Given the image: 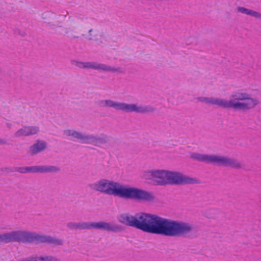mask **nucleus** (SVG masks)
I'll list each match as a JSON object with an SVG mask.
<instances>
[{"label": "nucleus", "instance_id": "obj_1", "mask_svg": "<svg viewBox=\"0 0 261 261\" xmlns=\"http://www.w3.org/2000/svg\"><path fill=\"white\" fill-rule=\"evenodd\" d=\"M121 223L144 232L168 237H177L189 233V224L165 219L155 215L139 213L135 216L123 214L118 217Z\"/></svg>", "mask_w": 261, "mask_h": 261}, {"label": "nucleus", "instance_id": "obj_2", "mask_svg": "<svg viewBox=\"0 0 261 261\" xmlns=\"http://www.w3.org/2000/svg\"><path fill=\"white\" fill-rule=\"evenodd\" d=\"M93 189L106 194L120 197L137 199L140 201H152L154 197L150 192L134 188L127 187L106 179L93 185Z\"/></svg>", "mask_w": 261, "mask_h": 261}, {"label": "nucleus", "instance_id": "obj_3", "mask_svg": "<svg viewBox=\"0 0 261 261\" xmlns=\"http://www.w3.org/2000/svg\"><path fill=\"white\" fill-rule=\"evenodd\" d=\"M231 97L230 100L206 97H200L198 99L202 102L222 108H232L236 110L242 111L253 109L258 103L256 99L252 98L250 94L243 90H239L233 92Z\"/></svg>", "mask_w": 261, "mask_h": 261}, {"label": "nucleus", "instance_id": "obj_4", "mask_svg": "<svg viewBox=\"0 0 261 261\" xmlns=\"http://www.w3.org/2000/svg\"><path fill=\"white\" fill-rule=\"evenodd\" d=\"M191 157L197 161L208 164L212 163L236 169H240L242 167V164L238 161L224 156L193 153Z\"/></svg>", "mask_w": 261, "mask_h": 261}, {"label": "nucleus", "instance_id": "obj_5", "mask_svg": "<svg viewBox=\"0 0 261 261\" xmlns=\"http://www.w3.org/2000/svg\"><path fill=\"white\" fill-rule=\"evenodd\" d=\"M105 104L110 107H113L117 110H122L125 112H136L138 113H146L152 111L153 109L150 107H138L135 104H126L125 103L117 102L111 100L105 101Z\"/></svg>", "mask_w": 261, "mask_h": 261}, {"label": "nucleus", "instance_id": "obj_6", "mask_svg": "<svg viewBox=\"0 0 261 261\" xmlns=\"http://www.w3.org/2000/svg\"><path fill=\"white\" fill-rule=\"evenodd\" d=\"M168 171L150 170L144 172L143 178L154 185H167Z\"/></svg>", "mask_w": 261, "mask_h": 261}, {"label": "nucleus", "instance_id": "obj_7", "mask_svg": "<svg viewBox=\"0 0 261 261\" xmlns=\"http://www.w3.org/2000/svg\"><path fill=\"white\" fill-rule=\"evenodd\" d=\"M167 184L182 185L193 184L195 180L180 173L168 171Z\"/></svg>", "mask_w": 261, "mask_h": 261}, {"label": "nucleus", "instance_id": "obj_8", "mask_svg": "<svg viewBox=\"0 0 261 261\" xmlns=\"http://www.w3.org/2000/svg\"><path fill=\"white\" fill-rule=\"evenodd\" d=\"M8 243L11 242H27L32 238L31 232L27 231H14L7 233Z\"/></svg>", "mask_w": 261, "mask_h": 261}, {"label": "nucleus", "instance_id": "obj_9", "mask_svg": "<svg viewBox=\"0 0 261 261\" xmlns=\"http://www.w3.org/2000/svg\"><path fill=\"white\" fill-rule=\"evenodd\" d=\"M88 229L94 228L97 229H103L108 231H116L119 229L118 227L112 225L110 223L104 222L88 223Z\"/></svg>", "mask_w": 261, "mask_h": 261}, {"label": "nucleus", "instance_id": "obj_10", "mask_svg": "<svg viewBox=\"0 0 261 261\" xmlns=\"http://www.w3.org/2000/svg\"><path fill=\"white\" fill-rule=\"evenodd\" d=\"M33 239L34 242H35L36 243H48L57 245L62 244V240L56 238H51L50 237L43 236L39 234H34Z\"/></svg>", "mask_w": 261, "mask_h": 261}, {"label": "nucleus", "instance_id": "obj_11", "mask_svg": "<svg viewBox=\"0 0 261 261\" xmlns=\"http://www.w3.org/2000/svg\"><path fill=\"white\" fill-rule=\"evenodd\" d=\"M80 67L83 68H93L102 71H114L115 70L105 64H95L92 63H81Z\"/></svg>", "mask_w": 261, "mask_h": 261}, {"label": "nucleus", "instance_id": "obj_12", "mask_svg": "<svg viewBox=\"0 0 261 261\" xmlns=\"http://www.w3.org/2000/svg\"><path fill=\"white\" fill-rule=\"evenodd\" d=\"M65 135L66 136H72L73 138L81 139L82 143H90L93 141L92 138L87 136H84L80 133L74 130H66L65 131Z\"/></svg>", "mask_w": 261, "mask_h": 261}, {"label": "nucleus", "instance_id": "obj_13", "mask_svg": "<svg viewBox=\"0 0 261 261\" xmlns=\"http://www.w3.org/2000/svg\"><path fill=\"white\" fill-rule=\"evenodd\" d=\"M58 171V169L55 167L49 166L47 167L43 166L34 167V172H56Z\"/></svg>", "mask_w": 261, "mask_h": 261}, {"label": "nucleus", "instance_id": "obj_14", "mask_svg": "<svg viewBox=\"0 0 261 261\" xmlns=\"http://www.w3.org/2000/svg\"><path fill=\"white\" fill-rule=\"evenodd\" d=\"M68 227L71 229L79 228L81 229H88V223H69L68 224Z\"/></svg>", "mask_w": 261, "mask_h": 261}, {"label": "nucleus", "instance_id": "obj_15", "mask_svg": "<svg viewBox=\"0 0 261 261\" xmlns=\"http://www.w3.org/2000/svg\"><path fill=\"white\" fill-rule=\"evenodd\" d=\"M46 147V144L43 141H38L34 144V153L43 150Z\"/></svg>", "mask_w": 261, "mask_h": 261}, {"label": "nucleus", "instance_id": "obj_16", "mask_svg": "<svg viewBox=\"0 0 261 261\" xmlns=\"http://www.w3.org/2000/svg\"><path fill=\"white\" fill-rule=\"evenodd\" d=\"M32 128L30 127H25L22 129L19 130L16 134L18 137L27 136L32 134Z\"/></svg>", "mask_w": 261, "mask_h": 261}, {"label": "nucleus", "instance_id": "obj_17", "mask_svg": "<svg viewBox=\"0 0 261 261\" xmlns=\"http://www.w3.org/2000/svg\"><path fill=\"white\" fill-rule=\"evenodd\" d=\"M33 170V168L30 167H17L15 168L14 169V171H17L18 172L21 173H25L28 172H31Z\"/></svg>", "mask_w": 261, "mask_h": 261}, {"label": "nucleus", "instance_id": "obj_18", "mask_svg": "<svg viewBox=\"0 0 261 261\" xmlns=\"http://www.w3.org/2000/svg\"><path fill=\"white\" fill-rule=\"evenodd\" d=\"M34 261H58V260L53 257H34Z\"/></svg>", "mask_w": 261, "mask_h": 261}, {"label": "nucleus", "instance_id": "obj_19", "mask_svg": "<svg viewBox=\"0 0 261 261\" xmlns=\"http://www.w3.org/2000/svg\"><path fill=\"white\" fill-rule=\"evenodd\" d=\"M238 11L242 13H245L247 15H251L253 10H249L244 7H239L238 8Z\"/></svg>", "mask_w": 261, "mask_h": 261}, {"label": "nucleus", "instance_id": "obj_20", "mask_svg": "<svg viewBox=\"0 0 261 261\" xmlns=\"http://www.w3.org/2000/svg\"><path fill=\"white\" fill-rule=\"evenodd\" d=\"M8 243L7 233L0 234V244Z\"/></svg>", "mask_w": 261, "mask_h": 261}, {"label": "nucleus", "instance_id": "obj_21", "mask_svg": "<svg viewBox=\"0 0 261 261\" xmlns=\"http://www.w3.org/2000/svg\"><path fill=\"white\" fill-rule=\"evenodd\" d=\"M251 16H253L256 18H261V14L256 11H252Z\"/></svg>", "mask_w": 261, "mask_h": 261}, {"label": "nucleus", "instance_id": "obj_22", "mask_svg": "<svg viewBox=\"0 0 261 261\" xmlns=\"http://www.w3.org/2000/svg\"><path fill=\"white\" fill-rule=\"evenodd\" d=\"M4 143V141L3 140L0 139V144H3Z\"/></svg>", "mask_w": 261, "mask_h": 261}, {"label": "nucleus", "instance_id": "obj_23", "mask_svg": "<svg viewBox=\"0 0 261 261\" xmlns=\"http://www.w3.org/2000/svg\"><path fill=\"white\" fill-rule=\"evenodd\" d=\"M259 235L261 237V228H260V233Z\"/></svg>", "mask_w": 261, "mask_h": 261}]
</instances>
